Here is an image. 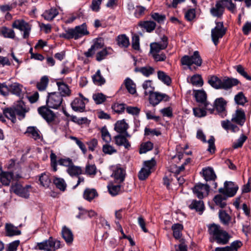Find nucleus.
I'll return each mask as SVG.
<instances>
[{"label":"nucleus","instance_id":"f257e3e1","mask_svg":"<svg viewBox=\"0 0 251 251\" xmlns=\"http://www.w3.org/2000/svg\"><path fill=\"white\" fill-rule=\"evenodd\" d=\"M246 119L244 111L241 108H238L232 114L230 121L226 120L221 121V126L227 132L231 131L235 133L239 130V128L233 123L242 126L246 121Z\"/></svg>","mask_w":251,"mask_h":251},{"label":"nucleus","instance_id":"f03ea898","mask_svg":"<svg viewBox=\"0 0 251 251\" xmlns=\"http://www.w3.org/2000/svg\"><path fill=\"white\" fill-rule=\"evenodd\" d=\"M168 45V38L164 35L159 42L150 44V54L155 62L164 61L166 59V54L162 50L166 49Z\"/></svg>","mask_w":251,"mask_h":251},{"label":"nucleus","instance_id":"7ed1b4c3","mask_svg":"<svg viewBox=\"0 0 251 251\" xmlns=\"http://www.w3.org/2000/svg\"><path fill=\"white\" fill-rule=\"evenodd\" d=\"M89 32L87 30L85 23L76 26L74 28H70L65 30V32L60 33L59 37L66 39H75L77 40L83 36L88 35Z\"/></svg>","mask_w":251,"mask_h":251},{"label":"nucleus","instance_id":"20e7f679","mask_svg":"<svg viewBox=\"0 0 251 251\" xmlns=\"http://www.w3.org/2000/svg\"><path fill=\"white\" fill-rule=\"evenodd\" d=\"M181 63L182 65L187 66L190 70H193V65L197 67H200L202 64V60L198 51L194 52L193 54L191 56L184 55L181 58Z\"/></svg>","mask_w":251,"mask_h":251},{"label":"nucleus","instance_id":"39448f33","mask_svg":"<svg viewBox=\"0 0 251 251\" xmlns=\"http://www.w3.org/2000/svg\"><path fill=\"white\" fill-rule=\"evenodd\" d=\"M60 242L50 237L49 239L37 243L36 247L40 250L55 251L60 248Z\"/></svg>","mask_w":251,"mask_h":251},{"label":"nucleus","instance_id":"423d86ee","mask_svg":"<svg viewBox=\"0 0 251 251\" xmlns=\"http://www.w3.org/2000/svg\"><path fill=\"white\" fill-rule=\"evenodd\" d=\"M13 28L18 29L23 32V37L27 39L29 37L31 29V25L23 19H18L14 21L12 25Z\"/></svg>","mask_w":251,"mask_h":251},{"label":"nucleus","instance_id":"0eeeda50","mask_svg":"<svg viewBox=\"0 0 251 251\" xmlns=\"http://www.w3.org/2000/svg\"><path fill=\"white\" fill-rule=\"evenodd\" d=\"M226 28L224 27L223 22H216V26L211 30V38L216 46L219 43V39L226 34Z\"/></svg>","mask_w":251,"mask_h":251},{"label":"nucleus","instance_id":"6e6552de","mask_svg":"<svg viewBox=\"0 0 251 251\" xmlns=\"http://www.w3.org/2000/svg\"><path fill=\"white\" fill-rule=\"evenodd\" d=\"M63 99L59 93L52 92L48 93L47 104L50 108L57 109L62 103Z\"/></svg>","mask_w":251,"mask_h":251},{"label":"nucleus","instance_id":"1a4fd4ad","mask_svg":"<svg viewBox=\"0 0 251 251\" xmlns=\"http://www.w3.org/2000/svg\"><path fill=\"white\" fill-rule=\"evenodd\" d=\"M50 165L54 172L57 170V163L61 166L69 167L73 163L72 160L70 158H62L59 159L58 161H56V155L53 152H51L50 155Z\"/></svg>","mask_w":251,"mask_h":251},{"label":"nucleus","instance_id":"9d476101","mask_svg":"<svg viewBox=\"0 0 251 251\" xmlns=\"http://www.w3.org/2000/svg\"><path fill=\"white\" fill-rule=\"evenodd\" d=\"M238 189L237 185L231 181H226L224 183V188L219 189V192L224 194L227 198L233 197Z\"/></svg>","mask_w":251,"mask_h":251},{"label":"nucleus","instance_id":"9b49d317","mask_svg":"<svg viewBox=\"0 0 251 251\" xmlns=\"http://www.w3.org/2000/svg\"><path fill=\"white\" fill-rule=\"evenodd\" d=\"M104 46V41L101 38H97L94 40V44L87 51L84 53V55L87 58L92 57L96 52Z\"/></svg>","mask_w":251,"mask_h":251},{"label":"nucleus","instance_id":"f8f14e48","mask_svg":"<svg viewBox=\"0 0 251 251\" xmlns=\"http://www.w3.org/2000/svg\"><path fill=\"white\" fill-rule=\"evenodd\" d=\"M155 165V161L153 159L145 161L144 162V167L139 172L138 177L140 180L146 179L151 173V169Z\"/></svg>","mask_w":251,"mask_h":251},{"label":"nucleus","instance_id":"ddd939ff","mask_svg":"<svg viewBox=\"0 0 251 251\" xmlns=\"http://www.w3.org/2000/svg\"><path fill=\"white\" fill-rule=\"evenodd\" d=\"M226 105V101L223 98H217L215 100V109L222 118H225L227 115Z\"/></svg>","mask_w":251,"mask_h":251},{"label":"nucleus","instance_id":"4468645a","mask_svg":"<svg viewBox=\"0 0 251 251\" xmlns=\"http://www.w3.org/2000/svg\"><path fill=\"white\" fill-rule=\"evenodd\" d=\"M209 191V186L207 184H198L193 188L194 194L200 199H202L204 196H207Z\"/></svg>","mask_w":251,"mask_h":251},{"label":"nucleus","instance_id":"2eb2a0df","mask_svg":"<svg viewBox=\"0 0 251 251\" xmlns=\"http://www.w3.org/2000/svg\"><path fill=\"white\" fill-rule=\"evenodd\" d=\"M13 177L14 174L12 172L3 171L2 167L0 166V188L2 186H9Z\"/></svg>","mask_w":251,"mask_h":251},{"label":"nucleus","instance_id":"dca6fc26","mask_svg":"<svg viewBox=\"0 0 251 251\" xmlns=\"http://www.w3.org/2000/svg\"><path fill=\"white\" fill-rule=\"evenodd\" d=\"M113 173L111 175L119 183L124 181L126 176V171L121 167L120 165H117L111 167Z\"/></svg>","mask_w":251,"mask_h":251},{"label":"nucleus","instance_id":"f3484780","mask_svg":"<svg viewBox=\"0 0 251 251\" xmlns=\"http://www.w3.org/2000/svg\"><path fill=\"white\" fill-rule=\"evenodd\" d=\"M149 95L150 102L153 106L156 105L162 100L168 101L169 100V96L165 94L153 92Z\"/></svg>","mask_w":251,"mask_h":251},{"label":"nucleus","instance_id":"a211bd4d","mask_svg":"<svg viewBox=\"0 0 251 251\" xmlns=\"http://www.w3.org/2000/svg\"><path fill=\"white\" fill-rule=\"evenodd\" d=\"M13 107L20 120L24 119L25 113L28 111V109L26 107L25 103L22 100L18 101Z\"/></svg>","mask_w":251,"mask_h":251},{"label":"nucleus","instance_id":"6ab92c4d","mask_svg":"<svg viewBox=\"0 0 251 251\" xmlns=\"http://www.w3.org/2000/svg\"><path fill=\"white\" fill-rule=\"evenodd\" d=\"M39 114L48 123L54 120L55 115L48 107L43 106L38 109Z\"/></svg>","mask_w":251,"mask_h":251},{"label":"nucleus","instance_id":"aec40b11","mask_svg":"<svg viewBox=\"0 0 251 251\" xmlns=\"http://www.w3.org/2000/svg\"><path fill=\"white\" fill-rule=\"evenodd\" d=\"M128 128V125L125 120L118 121L114 126V130L116 132L120 134H124L127 137H130V135L127 132Z\"/></svg>","mask_w":251,"mask_h":251},{"label":"nucleus","instance_id":"412c9836","mask_svg":"<svg viewBox=\"0 0 251 251\" xmlns=\"http://www.w3.org/2000/svg\"><path fill=\"white\" fill-rule=\"evenodd\" d=\"M230 236L225 230L222 231L218 233L212 239L217 242V243L221 245H226L229 242Z\"/></svg>","mask_w":251,"mask_h":251},{"label":"nucleus","instance_id":"4be33fe9","mask_svg":"<svg viewBox=\"0 0 251 251\" xmlns=\"http://www.w3.org/2000/svg\"><path fill=\"white\" fill-rule=\"evenodd\" d=\"M239 83V80L236 78H224L222 80L220 89L228 90L232 88L233 86L238 85Z\"/></svg>","mask_w":251,"mask_h":251},{"label":"nucleus","instance_id":"5701e85b","mask_svg":"<svg viewBox=\"0 0 251 251\" xmlns=\"http://www.w3.org/2000/svg\"><path fill=\"white\" fill-rule=\"evenodd\" d=\"M71 107L75 112H83L85 109V103L82 100L76 98L72 102Z\"/></svg>","mask_w":251,"mask_h":251},{"label":"nucleus","instance_id":"b1692460","mask_svg":"<svg viewBox=\"0 0 251 251\" xmlns=\"http://www.w3.org/2000/svg\"><path fill=\"white\" fill-rule=\"evenodd\" d=\"M11 190L14 193L25 198L28 197L29 194L27 191L23 188L20 184L15 183L11 186Z\"/></svg>","mask_w":251,"mask_h":251},{"label":"nucleus","instance_id":"393cba45","mask_svg":"<svg viewBox=\"0 0 251 251\" xmlns=\"http://www.w3.org/2000/svg\"><path fill=\"white\" fill-rule=\"evenodd\" d=\"M210 11L214 17L221 18L222 16L224 10L220 0L216 1L215 6L211 8Z\"/></svg>","mask_w":251,"mask_h":251},{"label":"nucleus","instance_id":"a878e982","mask_svg":"<svg viewBox=\"0 0 251 251\" xmlns=\"http://www.w3.org/2000/svg\"><path fill=\"white\" fill-rule=\"evenodd\" d=\"M9 93L15 95L19 97H21L23 96V86L22 85L18 83H13L10 85L9 87Z\"/></svg>","mask_w":251,"mask_h":251},{"label":"nucleus","instance_id":"bb28decb","mask_svg":"<svg viewBox=\"0 0 251 251\" xmlns=\"http://www.w3.org/2000/svg\"><path fill=\"white\" fill-rule=\"evenodd\" d=\"M126 137L125 134L122 135L121 134L114 136L115 144L119 146H123L126 149H128L130 147V144L126 139Z\"/></svg>","mask_w":251,"mask_h":251},{"label":"nucleus","instance_id":"cd10ccee","mask_svg":"<svg viewBox=\"0 0 251 251\" xmlns=\"http://www.w3.org/2000/svg\"><path fill=\"white\" fill-rule=\"evenodd\" d=\"M59 94L62 97H69L71 95V90L69 86L63 82H57Z\"/></svg>","mask_w":251,"mask_h":251},{"label":"nucleus","instance_id":"c85d7f7f","mask_svg":"<svg viewBox=\"0 0 251 251\" xmlns=\"http://www.w3.org/2000/svg\"><path fill=\"white\" fill-rule=\"evenodd\" d=\"M207 227L208 232L212 239L218 233L224 230L220 225L215 224H209L207 226Z\"/></svg>","mask_w":251,"mask_h":251},{"label":"nucleus","instance_id":"c756f323","mask_svg":"<svg viewBox=\"0 0 251 251\" xmlns=\"http://www.w3.org/2000/svg\"><path fill=\"white\" fill-rule=\"evenodd\" d=\"M134 72H140L143 75L149 77L154 73L155 69L153 67L147 65L140 68L136 67L134 69Z\"/></svg>","mask_w":251,"mask_h":251},{"label":"nucleus","instance_id":"7c9ffc66","mask_svg":"<svg viewBox=\"0 0 251 251\" xmlns=\"http://www.w3.org/2000/svg\"><path fill=\"white\" fill-rule=\"evenodd\" d=\"M227 198V196L224 194L220 193L214 197L213 198V201L217 206L223 208L226 205V201Z\"/></svg>","mask_w":251,"mask_h":251},{"label":"nucleus","instance_id":"2f4dec72","mask_svg":"<svg viewBox=\"0 0 251 251\" xmlns=\"http://www.w3.org/2000/svg\"><path fill=\"white\" fill-rule=\"evenodd\" d=\"M194 96L200 106H202V104L207 100V95L203 90L194 91Z\"/></svg>","mask_w":251,"mask_h":251},{"label":"nucleus","instance_id":"473e14b6","mask_svg":"<svg viewBox=\"0 0 251 251\" xmlns=\"http://www.w3.org/2000/svg\"><path fill=\"white\" fill-rule=\"evenodd\" d=\"M203 176L206 181L215 180L216 178V174L211 167H207L202 169Z\"/></svg>","mask_w":251,"mask_h":251},{"label":"nucleus","instance_id":"72a5a7b5","mask_svg":"<svg viewBox=\"0 0 251 251\" xmlns=\"http://www.w3.org/2000/svg\"><path fill=\"white\" fill-rule=\"evenodd\" d=\"M112 49L110 47L105 48L100 51H98L96 55V60L99 62L102 61L105 59L108 54H112Z\"/></svg>","mask_w":251,"mask_h":251},{"label":"nucleus","instance_id":"f704fd0d","mask_svg":"<svg viewBox=\"0 0 251 251\" xmlns=\"http://www.w3.org/2000/svg\"><path fill=\"white\" fill-rule=\"evenodd\" d=\"M59 12L56 8H51L48 10H46L42 14V16L47 21H52L57 15Z\"/></svg>","mask_w":251,"mask_h":251},{"label":"nucleus","instance_id":"c9c22d12","mask_svg":"<svg viewBox=\"0 0 251 251\" xmlns=\"http://www.w3.org/2000/svg\"><path fill=\"white\" fill-rule=\"evenodd\" d=\"M5 231L6 235L8 236L19 235L21 234V230H19L17 227L14 226L11 224H6Z\"/></svg>","mask_w":251,"mask_h":251},{"label":"nucleus","instance_id":"e433bc0d","mask_svg":"<svg viewBox=\"0 0 251 251\" xmlns=\"http://www.w3.org/2000/svg\"><path fill=\"white\" fill-rule=\"evenodd\" d=\"M3 114L7 119L10 120L13 123L16 121V114L13 106L3 109Z\"/></svg>","mask_w":251,"mask_h":251},{"label":"nucleus","instance_id":"4c0bfd02","mask_svg":"<svg viewBox=\"0 0 251 251\" xmlns=\"http://www.w3.org/2000/svg\"><path fill=\"white\" fill-rule=\"evenodd\" d=\"M172 230L173 231V236L176 239H179L182 236V231L183 226L180 224H175L172 226Z\"/></svg>","mask_w":251,"mask_h":251},{"label":"nucleus","instance_id":"58836bf2","mask_svg":"<svg viewBox=\"0 0 251 251\" xmlns=\"http://www.w3.org/2000/svg\"><path fill=\"white\" fill-rule=\"evenodd\" d=\"M39 181L41 185L45 188H48L51 183L50 174L47 173L41 174L39 176Z\"/></svg>","mask_w":251,"mask_h":251},{"label":"nucleus","instance_id":"ea45409f","mask_svg":"<svg viewBox=\"0 0 251 251\" xmlns=\"http://www.w3.org/2000/svg\"><path fill=\"white\" fill-rule=\"evenodd\" d=\"M139 25L146 29L147 32H151L155 29L156 24L151 21H141L139 23Z\"/></svg>","mask_w":251,"mask_h":251},{"label":"nucleus","instance_id":"a19ab883","mask_svg":"<svg viewBox=\"0 0 251 251\" xmlns=\"http://www.w3.org/2000/svg\"><path fill=\"white\" fill-rule=\"evenodd\" d=\"M98 196V194L95 189L86 188L83 193L84 198L89 201H91Z\"/></svg>","mask_w":251,"mask_h":251},{"label":"nucleus","instance_id":"79ce46f5","mask_svg":"<svg viewBox=\"0 0 251 251\" xmlns=\"http://www.w3.org/2000/svg\"><path fill=\"white\" fill-rule=\"evenodd\" d=\"M94 83L101 86L105 83V78L102 76L100 70H98L96 74L92 76Z\"/></svg>","mask_w":251,"mask_h":251},{"label":"nucleus","instance_id":"37998d69","mask_svg":"<svg viewBox=\"0 0 251 251\" xmlns=\"http://www.w3.org/2000/svg\"><path fill=\"white\" fill-rule=\"evenodd\" d=\"M62 236L67 243H72L73 240V234L71 230L66 226L62 229Z\"/></svg>","mask_w":251,"mask_h":251},{"label":"nucleus","instance_id":"c03bdc74","mask_svg":"<svg viewBox=\"0 0 251 251\" xmlns=\"http://www.w3.org/2000/svg\"><path fill=\"white\" fill-rule=\"evenodd\" d=\"M208 83L213 88L216 89H220L222 80L217 76L211 75L208 78Z\"/></svg>","mask_w":251,"mask_h":251},{"label":"nucleus","instance_id":"a18cd8bd","mask_svg":"<svg viewBox=\"0 0 251 251\" xmlns=\"http://www.w3.org/2000/svg\"><path fill=\"white\" fill-rule=\"evenodd\" d=\"M25 133L28 134V136H30L35 140L40 138V131L36 127H28Z\"/></svg>","mask_w":251,"mask_h":251},{"label":"nucleus","instance_id":"49530a36","mask_svg":"<svg viewBox=\"0 0 251 251\" xmlns=\"http://www.w3.org/2000/svg\"><path fill=\"white\" fill-rule=\"evenodd\" d=\"M67 172L71 176H78L82 174V169L80 167L75 166L73 163L68 168Z\"/></svg>","mask_w":251,"mask_h":251},{"label":"nucleus","instance_id":"de8ad7c7","mask_svg":"<svg viewBox=\"0 0 251 251\" xmlns=\"http://www.w3.org/2000/svg\"><path fill=\"white\" fill-rule=\"evenodd\" d=\"M189 207L191 209H195L197 211H202L204 209V204L202 201L193 200Z\"/></svg>","mask_w":251,"mask_h":251},{"label":"nucleus","instance_id":"09e8293b","mask_svg":"<svg viewBox=\"0 0 251 251\" xmlns=\"http://www.w3.org/2000/svg\"><path fill=\"white\" fill-rule=\"evenodd\" d=\"M49 78L46 75H44L41 77L40 81L37 82L36 86L39 91H44L49 83Z\"/></svg>","mask_w":251,"mask_h":251},{"label":"nucleus","instance_id":"8fccbe9b","mask_svg":"<svg viewBox=\"0 0 251 251\" xmlns=\"http://www.w3.org/2000/svg\"><path fill=\"white\" fill-rule=\"evenodd\" d=\"M188 81L193 85L198 86H201L203 84L201 75L198 74L194 75L191 76L190 80H188Z\"/></svg>","mask_w":251,"mask_h":251},{"label":"nucleus","instance_id":"3c124183","mask_svg":"<svg viewBox=\"0 0 251 251\" xmlns=\"http://www.w3.org/2000/svg\"><path fill=\"white\" fill-rule=\"evenodd\" d=\"M118 44L121 47L127 48L129 45L128 38L125 34L119 35L117 39Z\"/></svg>","mask_w":251,"mask_h":251},{"label":"nucleus","instance_id":"603ef678","mask_svg":"<svg viewBox=\"0 0 251 251\" xmlns=\"http://www.w3.org/2000/svg\"><path fill=\"white\" fill-rule=\"evenodd\" d=\"M53 182L56 187L61 191H64L65 190L67 185L63 178L54 177Z\"/></svg>","mask_w":251,"mask_h":251},{"label":"nucleus","instance_id":"864d4df0","mask_svg":"<svg viewBox=\"0 0 251 251\" xmlns=\"http://www.w3.org/2000/svg\"><path fill=\"white\" fill-rule=\"evenodd\" d=\"M224 10L226 8L229 11L233 13L236 8V5L231 0H220Z\"/></svg>","mask_w":251,"mask_h":251},{"label":"nucleus","instance_id":"5fc2aeb1","mask_svg":"<svg viewBox=\"0 0 251 251\" xmlns=\"http://www.w3.org/2000/svg\"><path fill=\"white\" fill-rule=\"evenodd\" d=\"M107 188L109 193L113 196L117 195L121 192V186L120 184H109Z\"/></svg>","mask_w":251,"mask_h":251},{"label":"nucleus","instance_id":"6e6d98bb","mask_svg":"<svg viewBox=\"0 0 251 251\" xmlns=\"http://www.w3.org/2000/svg\"><path fill=\"white\" fill-rule=\"evenodd\" d=\"M125 83L126 87L129 93L134 94L136 93L135 84L131 79L127 78L125 80Z\"/></svg>","mask_w":251,"mask_h":251},{"label":"nucleus","instance_id":"4d7b16f0","mask_svg":"<svg viewBox=\"0 0 251 251\" xmlns=\"http://www.w3.org/2000/svg\"><path fill=\"white\" fill-rule=\"evenodd\" d=\"M219 218L221 222L224 225H228L231 220L230 216L225 211L220 210L219 211Z\"/></svg>","mask_w":251,"mask_h":251},{"label":"nucleus","instance_id":"13d9d810","mask_svg":"<svg viewBox=\"0 0 251 251\" xmlns=\"http://www.w3.org/2000/svg\"><path fill=\"white\" fill-rule=\"evenodd\" d=\"M158 78L167 85H169L171 83V79L164 72L159 71L157 73Z\"/></svg>","mask_w":251,"mask_h":251},{"label":"nucleus","instance_id":"bf43d9fd","mask_svg":"<svg viewBox=\"0 0 251 251\" xmlns=\"http://www.w3.org/2000/svg\"><path fill=\"white\" fill-rule=\"evenodd\" d=\"M143 88L145 90V95L148 96L152 93L154 90V87L151 86V80H146L143 84Z\"/></svg>","mask_w":251,"mask_h":251},{"label":"nucleus","instance_id":"052dcab7","mask_svg":"<svg viewBox=\"0 0 251 251\" xmlns=\"http://www.w3.org/2000/svg\"><path fill=\"white\" fill-rule=\"evenodd\" d=\"M234 100L238 105H243L247 102V98L244 96L243 92H239L235 96Z\"/></svg>","mask_w":251,"mask_h":251},{"label":"nucleus","instance_id":"680f3d73","mask_svg":"<svg viewBox=\"0 0 251 251\" xmlns=\"http://www.w3.org/2000/svg\"><path fill=\"white\" fill-rule=\"evenodd\" d=\"M17 6L16 2H13L8 4L0 5V10L3 13L8 12L11 11L13 8H15Z\"/></svg>","mask_w":251,"mask_h":251},{"label":"nucleus","instance_id":"e2e57ef3","mask_svg":"<svg viewBox=\"0 0 251 251\" xmlns=\"http://www.w3.org/2000/svg\"><path fill=\"white\" fill-rule=\"evenodd\" d=\"M102 140L106 143H109L111 141V135L105 126L102 127L100 130Z\"/></svg>","mask_w":251,"mask_h":251},{"label":"nucleus","instance_id":"0e129e2a","mask_svg":"<svg viewBox=\"0 0 251 251\" xmlns=\"http://www.w3.org/2000/svg\"><path fill=\"white\" fill-rule=\"evenodd\" d=\"M153 148V144L151 142H147L142 144L139 150L140 154L145 153L147 151L151 150Z\"/></svg>","mask_w":251,"mask_h":251},{"label":"nucleus","instance_id":"69168bd1","mask_svg":"<svg viewBox=\"0 0 251 251\" xmlns=\"http://www.w3.org/2000/svg\"><path fill=\"white\" fill-rule=\"evenodd\" d=\"M93 99L97 104H100L106 100V97L102 93H97L93 94Z\"/></svg>","mask_w":251,"mask_h":251},{"label":"nucleus","instance_id":"338daca9","mask_svg":"<svg viewBox=\"0 0 251 251\" xmlns=\"http://www.w3.org/2000/svg\"><path fill=\"white\" fill-rule=\"evenodd\" d=\"M102 151L105 154L111 155L117 152V150L114 148V147L109 145V143H107L103 145Z\"/></svg>","mask_w":251,"mask_h":251},{"label":"nucleus","instance_id":"774afa93","mask_svg":"<svg viewBox=\"0 0 251 251\" xmlns=\"http://www.w3.org/2000/svg\"><path fill=\"white\" fill-rule=\"evenodd\" d=\"M1 33L5 38L14 39L15 37L14 31L12 29H9L6 27H4L2 29Z\"/></svg>","mask_w":251,"mask_h":251}]
</instances>
